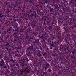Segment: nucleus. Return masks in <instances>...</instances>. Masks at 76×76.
<instances>
[{
  "label": "nucleus",
  "mask_w": 76,
  "mask_h": 76,
  "mask_svg": "<svg viewBox=\"0 0 76 76\" xmlns=\"http://www.w3.org/2000/svg\"><path fill=\"white\" fill-rule=\"evenodd\" d=\"M27 71V70H26V69H24V70L21 71V72H22L21 74H22V72H26Z\"/></svg>",
  "instance_id": "obj_1"
},
{
  "label": "nucleus",
  "mask_w": 76,
  "mask_h": 76,
  "mask_svg": "<svg viewBox=\"0 0 76 76\" xmlns=\"http://www.w3.org/2000/svg\"><path fill=\"white\" fill-rule=\"evenodd\" d=\"M46 66H47V67H48V66H50V65H49V64L47 63V64H46Z\"/></svg>",
  "instance_id": "obj_2"
},
{
  "label": "nucleus",
  "mask_w": 76,
  "mask_h": 76,
  "mask_svg": "<svg viewBox=\"0 0 76 76\" xmlns=\"http://www.w3.org/2000/svg\"><path fill=\"white\" fill-rule=\"evenodd\" d=\"M2 17H3V15L0 16V17L1 18H2Z\"/></svg>",
  "instance_id": "obj_3"
},
{
  "label": "nucleus",
  "mask_w": 76,
  "mask_h": 76,
  "mask_svg": "<svg viewBox=\"0 0 76 76\" xmlns=\"http://www.w3.org/2000/svg\"><path fill=\"white\" fill-rule=\"evenodd\" d=\"M38 52H39V55H41V54H40V51H39V50H38Z\"/></svg>",
  "instance_id": "obj_4"
},
{
  "label": "nucleus",
  "mask_w": 76,
  "mask_h": 76,
  "mask_svg": "<svg viewBox=\"0 0 76 76\" xmlns=\"http://www.w3.org/2000/svg\"><path fill=\"white\" fill-rule=\"evenodd\" d=\"M48 71H49V72H51V69H49Z\"/></svg>",
  "instance_id": "obj_5"
},
{
  "label": "nucleus",
  "mask_w": 76,
  "mask_h": 76,
  "mask_svg": "<svg viewBox=\"0 0 76 76\" xmlns=\"http://www.w3.org/2000/svg\"><path fill=\"white\" fill-rule=\"evenodd\" d=\"M45 69H47V67H45Z\"/></svg>",
  "instance_id": "obj_6"
},
{
  "label": "nucleus",
  "mask_w": 76,
  "mask_h": 76,
  "mask_svg": "<svg viewBox=\"0 0 76 76\" xmlns=\"http://www.w3.org/2000/svg\"><path fill=\"white\" fill-rule=\"evenodd\" d=\"M58 8V6H57V7H56V8Z\"/></svg>",
  "instance_id": "obj_7"
},
{
  "label": "nucleus",
  "mask_w": 76,
  "mask_h": 76,
  "mask_svg": "<svg viewBox=\"0 0 76 76\" xmlns=\"http://www.w3.org/2000/svg\"><path fill=\"white\" fill-rule=\"evenodd\" d=\"M7 32H8V31H7Z\"/></svg>",
  "instance_id": "obj_8"
},
{
  "label": "nucleus",
  "mask_w": 76,
  "mask_h": 76,
  "mask_svg": "<svg viewBox=\"0 0 76 76\" xmlns=\"http://www.w3.org/2000/svg\"><path fill=\"white\" fill-rule=\"evenodd\" d=\"M17 52H18V51H17Z\"/></svg>",
  "instance_id": "obj_9"
},
{
  "label": "nucleus",
  "mask_w": 76,
  "mask_h": 76,
  "mask_svg": "<svg viewBox=\"0 0 76 76\" xmlns=\"http://www.w3.org/2000/svg\"><path fill=\"white\" fill-rule=\"evenodd\" d=\"M32 12V11H30V12Z\"/></svg>",
  "instance_id": "obj_10"
},
{
  "label": "nucleus",
  "mask_w": 76,
  "mask_h": 76,
  "mask_svg": "<svg viewBox=\"0 0 76 76\" xmlns=\"http://www.w3.org/2000/svg\"><path fill=\"white\" fill-rule=\"evenodd\" d=\"M39 12H40V11H39Z\"/></svg>",
  "instance_id": "obj_11"
},
{
  "label": "nucleus",
  "mask_w": 76,
  "mask_h": 76,
  "mask_svg": "<svg viewBox=\"0 0 76 76\" xmlns=\"http://www.w3.org/2000/svg\"><path fill=\"white\" fill-rule=\"evenodd\" d=\"M10 30H9V31Z\"/></svg>",
  "instance_id": "obj_12"
}]
</instances>
